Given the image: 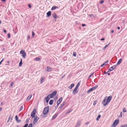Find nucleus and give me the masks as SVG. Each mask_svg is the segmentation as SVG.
I'll return each mask as SVG.
<instances>
[{"instance_id":"35","label":"nucleus","mask_w":127,"mask_h":127,"mask_svg":"<svg viewBox=\"0 0 127 127\" xmlns=\"http://www.w3.org/2000/svg\"><path fill=\"white\" fill-rule=\"evenodd\" d=\"M94 72L93 73H92L89 76L88 78H90V77H91L94 74Z\"/></svg>"},{"instance_id":"47","label":"nucleus","mask_w":127,"mask_h":127,"mask_svg":"<svg viewBox=\"0 0 127 127\" xmlns=\"http://www.w3.org/2000/svg\"><path fill=\"white\" fill-rule=\"evenodd\" d=\"M96 101H95L94 102V103H93V105H96Z\"/></svg>"},{"instance_id":"48","label":"nucleus","mask_w":127,"mask_h":127,"mask_svg":"<svg viewBox=\"0 0 127 127\" xmlns=\"http://www.w3.org/2000/svg\"><path fill=\"white\" fill-rule=\"evenodd\" d=\"M104 2V1L103 0H101L100 1V2L101 4H102Z\"/></svg>"},{"instance_id":"20","label":"nucleus","mask_w":127,"mask_h":127,"mask_svg":"<svg viewBox=\"0 0 127 127\" xmlns=\"http://www.w3.org/2000/svg\"><path fill=\"white\" fill-rule=\"evenodd\" d=\"M32 94L30 95H29L28 97L27 98V100H29L30 99L31 97H32Z\"/></svg>"},{"instance_id":"50","label":"nucleus","mask_w":127,"mask_h":127,"mask_svg":"<svg viewBox=\"0 0 127 127\" xmlns=\"http://www.w3.org/2000/svg\"><path fill=\"white\" fill-rule=\"evenodd\" d=\"M89 16L90 17L93 16V14H91L89 15Z\"/></svg>"},{"instance_id":"18","label":"nucleus","mask_w":127,"mask_h":127,"mask_svg":"<svg viewBox=\"0 0 127 127\" xmlns=\"http://www.w3.org/2000/svg\"><path fill=\"white\" fill-rule=\"evenodd\" d=\"M74 84L72 83L71 85L70 86H69L68 88L69 89H71L74 86Z\"/></svg>"},{"instance_id":"3","label":"nucleus","mask_w":127,"mask_h":127,"mask_svg":"<svg viewBox=\"0 0 127 127\" xmlns=\"http://www.w3.org/2000/svg\"><path fill=\"white\" fill-rule=\"evenodd\" d=\"M112 97L111 96H108L106 99V102L105 103V104H104L105 105H107L108 104L109 102L112 98Z\"/></svg>"},{"instance_id":"39","label":"nucleus","mask_w":127,"mask_h":127,"mask_svg":"<svg viewBox=\"0 0 127 127\" xmlns=\"http://www.w3.org/2000/svg\"><path fill=\"white\" fill-rule=\"evenodd\" d=\"M71 111V110H70L69 111H68L66 113V114H68L69 113H70Z\"/></svg>"},{"instance_id":"26","label":"nucleus","mask_w":127,"mask_h":127,"mask_svg":"<svg viewBox=\"0 0 127 127\" xmlns=\"http://www.w3.org/2000/svg\"><path fill=\"white\" fill-rule=\"evenodd\" d=\"M110 43H109L108 44L106 45L102 49V50H104L109 45V44Z\"/></svg>"},{"instance_id":"1","label":"nucleus","mask_w":127,"mask_h":127,"mask_svg":"<svg viewBox=\"0 0 127 127\" xmlns=\"http://www.w3.org/2000/svg\"><path fill=\"white\" fill-rule=\"evenodd\" d=\"M49 107L48 106L45 107L44 109L42 112V113L44 115L47 114L49 110Z\"/></svg>"},{"instance_id":"21","label":"nucleus","mask_w":127,"mask_h":127,"mask_svg":"<svg viewBox=\"0 0 127 127\" xmlns=\"http://www.w3.org/2000/svg\"><path fill=\"white\" fill-rule=\"evenodd\" d=\"M62 100L63 97H61L60 98V99H59V100H58L57 101L60 103L61 102Z\"/></svg>"},{"instance_id":"14","label":"nucleus","mask_w":127,"mask_h":127,"mask_svg":"<svg viewBox=\"0 0 127 127\" xmlns=\"http://www.w3.org/2000/svg\"><path fill=\"white\" fill-rule=\"evenodd\" d=\"M15 118L16 120L18 123H19L20 122H21V120H18V117L17 115L15 117Z\"/></svg>"},{"instance_id":"61","label":"nucleus","mask_w":127,"mask_h":127,"mask_svg":"<svg viewBox=\"0 0 127 127\" xmlns=\"http://www.w3.org/2000/svg\"><path fill=\"white\" fill-rule=\"evenodd\" d=\"M3 59H2V60L1 61H0V62H1H1L3 61Z\"/></svg>"},{"instance_id":"37","label":"nucleus","mask_w":127,"mask_h":127,"mask_svg":"<svg viewBox=\"0 0 127 127\" xmlns=\"http://www.w3.org/2000/svg\"><path fill=\"white\" fill-rule=\"evenodd\" d=\"M76 52H73V56L76 57Z\"/></svg>"},{"instance_id":"38","label":"nucleus","mask_w":127,"mask_h":127,"mask_svg":"<svg viewBox=\"0 0 127 127\" xmlns=\"http://www.w3.org/2000/svg\"><path fill=\"white\" fill-rule=\"evenodd\" d=\"M23 109V106H22L21 107H20V109L19 111H21Z\"/></svg>"},{"instance_id":"62","label":"nucleus","mask_w":127,"mask_h":127,"mask_svg":"<svg viewBox=\"0 0 127 127\" xmlns=\"http://www.w3.org/2000/svg\"><path fill=\"white\" fill-rule=\"evenodd\" d=\"M115 127L114 126H113V125H112L111 127Z\"/></svg>"},{"instance_id":"24","label":"nucleus","mask_w":127,"mask_h":127,"mask_svg":"<svg viewBox=\"0 0 127 127\" xmlns=\"http://www.w3.org/2000/svg\"><path fill=\"white\" fill-rule=\"evenodd\" d=\"M108 61H107L105 62L104 63L102 64L100 66L101 67H103L104 65H106V64H105L106 63H108Z\"/></svg>"},{"instance_id":"22","label":"nucleus","mask_w":127,"mask_h":127,"mask_svg":"<svg viewBox=\"0 0 127 127\" xmlns=\"http://www.w3.org/2000/svg\"><path fill=\"white\" fill-rule=\"evenodd\" d=\"M52 15L54 19H55L57 17V15L55 13H53L52 14Z\"/></svg>"},{"instance_id":"4","label":"nucleus","mask_w":127,"mask_h":127,"mask_svg":"<svg viewBox=\"0 0 127 127\" xmlns=\"http://www.w3.org/2000/svg\"><path fill=\"white\" fill-rule=\"evenodd\" d=\"M57 91H55L53 92L51 94L48 95L50 97V98H52L53 96H55L57 93Z\"/></svg>"},{"instance_id":"46","label":"nucleus","mask_w":127,"mask_h":127,"mask_svg":"<svg viewBox=\"0 0 127 127\" xmlns=\"http://www.w3.org/2000/svg\"><path fill=\"white\" fill-rule=\"evenodd\" d=\"M28 125V124H26L23 127H27Z\"/></svg>"},{"instance_id":"19","label":"nucleus","mask_w":127,"mask_h":127,"mask_svg":"<svg viewBox=\"0 0 127 127\" xmlns=\"http://www.w3.org/2000/svg\"><path fill=\"white\" fill-rule=\"evenodd\" d=\"M57 115L58 114H57V113L55 114L53 117L52 118V120H54L56 117Z\"/></svg>"},{"instance_id":"25","label":"nucleus","mask_w":127,"mask_h":127,"mask_svg":"<svg viewBox=\"0 0 127 127\" xmlns=\"http://www.w3.org/2000/svg\"><path fill=\"white\" fill-rule=\"evenodd\" d=\"M53 100H51L49 102V104L50 105H52L53 103Z\"/></svg>"},{"instance_id":"28","label":"nucleus","mask_w":127,"mask_h":127,"mask_svg":"<svg viewBox=\"0 0 127 127\" xmlns=\"http://www.w3.org/2000/svg\"><path fill=\"white\" fill-rule=\"evenodd\" d=\"M101 117V115H98L97 117L96 118V120L97 121H98L99 119V118H100Z\"/></svg>"},{"instance_id":"55","label":"nucleus","mask_w":127,"mask_h":127,"mask_svg":"<svg viewBox=\"0 0 127 127\" xmlns=\"http://www.w3.org/2000/svg\"><path fill=\"white\" fill-rule=\"evenodd\" d=\"M108 72H106L105 71H104V74H107Z\"/></svg>"},{"instance_id":"27","label":"nucleus","mask_w":127,"mask_h":127,"mask_svg":"<svg viewBox=\"0 0 127 127\" xmlns=\"http://www.w3.org/2000/svg\"><path fill=\"white\" fill-rule=\"evenodd\" d=\"M57 7L56 6H53L51 8V10H54L57 8Z\"/></svg>"},{"instance_id":"6","label":"nucleus","mask_w":127,"mask_h":127,"mask_svg":"<svg viewBox=\"0 0 127 127\" xmlns=\"http://www.w3.org/2000/svg\"><path fill=\"white\" fill-rule=\"evenodd\" d=\"M119 119L116 120L114 121L112 125L115 127L119 123Z\"/></svg>"},{"instance_id":"52","label":"nucleus","mask_w":127,"mask_h":127,"mask_svg":"<svg viewBox=\"0 0 127 127\" xmlns=\"http://www.w3.org/2000/svg\"><path fill=\"white\" fill-rule=\"evenodd\" d=\"M60 103L58 102H57V106H58L60 104Z\"/></svg>"},{"instance_id":"63","label":"nucleus","mask_w":127,"mask_h":127,"mask_svg":"<svg viewBox=\"0 0 127 127\" xmlns=\"http://www.w3.org/2000/svg\"><path fill=\"white\" fill-rule=\"evenodd\" d=\"M2 108H0V111L1 110Z\"/></svg>"},{"instance_id":"32","label":"nucleus","mask_w":127,"mask_h":127,"mask_svg":"<svg viewBox=\"0 0 127 127\" xmlns=\"http://www.w3.org/2000/svg\"><path fill=\"white\" fill-rule=\"evenodd\" d=\"M65 102H64L62 104H61V106L59 107L60 108H61L64 105Z\"/></svg>"},{"instance_id":"60","label":"nucleus","mask_w":127,"mask_h":127,"mask_svg":"<svg viewBox=\"0 0 127 127\" xmlns=\"http://www.w3.org/2000/svg\"><path fill=\"white\" fill-rule=\"evenodd\" d=\"M117 29H118V30H119L120 29V28L119 27H118L117 28Z\"/></svg>"},{"instance_id":"9","label":"nucleus","mask_w":127,"mask_h":127,"mask_svg":"<svg viewBox=\"0 0 127 127\" xmlns=\"http://www.w3.org/2000/svg\"><path fill=\"white\" fill-rule=\"evenodd\" d=\"M39 119V118L38 117H36L34 118L33 121V124H35L38 121Z\"/></svg>"},{"instance_id":"7","label":"nucleus","mask_w":127,"mask_h":127,"mask_svg":"<svg viewBox=\"0 0 127 127\" xmlns=\"http://www.w3.org/2000/svg\"><path fill=\"white\" fill-rule=\"evenodd\" d=\"M116 66L117 65H114L108 69V72L111 71L115 69L116 68Z\"/></svg>"},{"instance_id":"29","label":"nucleus","mask_w":127,"mask_h":127,"mask_svg":"<svg viewBox=\"0 0 127 127\" xmlns=\"http://www.w3.org/2000/svg\"><path fill=\"white\" fill-rule=\"evenodd\" d=\"M80 85V83L79 82H78L76 86V87H75V88L76 89H77L78 87L79 86V85Z\"/></svg>"},{"instance_id":"15","label":"nucleus","mask_w":127,"mask_h":127,"mask_svg":"<svg viewBox=\"0 0 127 127\" xmlns=\"http://www.w3.org/2000/svg\"><path fill=\"white\" fill-rule=\"evenodd\" d=\"M106 101V99L105 98H104V99L103 101H102V104H103V106H106V105H104V104H105Z\"/></svg>"},{"instance_id":"41","label":"nucleus","mask_w":127,"mask_h":127,"mask_svg":"<svg viewBox=\"0 0 127 127\" xmlns=\"http://www.w3.org/2000/svg\"><path fill=\"white\" fill-rule=\"evenodd\" d=\"M120 115L119 116V117H122V112H121L120 113Z\"/></svg>"},{"instance_id":"31","label":"nucleus","mask_w":127,"mask_h":127,"mask_svg":"<svg viewBox=\"0 0 127 127\" xmlns=\"http://www.w3.org/2000/svg\"><path fill=\"white\" fill-rule=\"evenodd\" d=\"M120 127H127V124H125L121 125Z\"/></svg>"},{"instance_id":"12","label":"nucleus","mask_w":127,"mask_h":127,"mask_svg":"<svg viewBox=\"0 0 127 127\" xmlns=\"http://www.w3.org/2000/svg\"><path fill=\"white\" fill-rule=\"evenodd\" d=\"M77 89L75 88L74 89V90L73 92V93L74 95H75L76 93H77L78 92V91L77 90Z\"/></svg>"},{"instance_id":"16","label":"nucleus","mask_w":127,"mask_h":127,"mask_svg":"<svg viewBox=\"0 0 127 127\" xmlns=\"http://www.w3.org/2000/svg\"><path fill=\"white\" fill-rule=\"evenodd\" d=\"M122 60L121 59H120L119 60L117 64L116 65H119V64L121 63L122 62Z\"/></svg>"},{"instance_id":"43","label":"nucleus","mask_w":127,"mask_h":127,"mask_svg":"<svg viewBox=\"0 0 127 127\" xmlns=\"http://www.w3.org/2000/svg\"><path fill=\"white\" fill-rule=\"evenodd\" d=\"M7 35H8V38H10V33H8V34H7Z\"/></svg>"},{"instance_id":"42","label":"nucleus","mask_w":127,"mask_h":127,"mask_svg":"<svg viewBox=\"0 0 127 127\" xmlns=\"http://www.w3.org/2000/svg\"><path fill=\"white\" fill-rule=\"evenodd\" d=\"M32 36H34L35 34L34 32L33 31H32Z\"/></svg>"},{"instance_id":"64","label":"nucleus","mask_w":127,"mask_h":127,"mask_svg":"<svg viewBox=\"0 0 127 127\" xmlns=\"http://www.w3.org/2000/svg\"><path fill=\"white\" fill-rule=\"evenodd\" d=\"M108 75H110V73H108Z\"/></svg>"},{"instance_id":"56","label":"nucleus","mask_w":127,"mask_h":127,"mask_svg":"<svg viewBox=\"0 0 127 127\" xmlns=\"http://www.w3.org/2000/svg\"><path fill=\"white\" fill-rule=\"evenodd\" d=\"M3 31L5 33H6L7 32L5 30H3Z\"/></svg>"},{"instance_id":"23","label":"nucleus","mask_w":127,"mask_h":127,"mask_svg":"<svg viewBox=\"0 0 127 127\" xmlns=\"http://www.w3.org/2000/svg\"><path fill=\"white\" fill-rule=\"evenodd\" d=\"M22 59H21V61L19 63V67H21L22 66Z\"/></svg>"},{"instance_id":"5","label":"nucleus","mask_w":127,"mask_h":127,"mask_svg":"<svg viewBox=\"0 0 127 127\" xmlns=\"http://www.w3.org/2000/svg\"><path fill=\"white\" fill-rule=\"evenodd\" d=\"M36 112V109H34L32 111L31 114V116L32 118H34L35 117V115Z\"/></svg>"},{"instance_id":"58","label":"nucleus","mask_w":127,"mask_h":127,"mask_svg":"<svg viewBox=\"0 0 127 127\" xmlns=\"http://www.w3.org/2000/svg\"><path fill=\"white\" fill-rule=\"evenodd\" d=\"M89 124V122H87L86 123H85V124L86 125H87V124Z\"/></svg>"},{"instance_id":"10","label":"nucleus","mask_w":127,"mask_h":127,"mask_svg":"<svg viewBox=\"0 0 127 127\" xmlns=\"http://www.w3.org/2000/svg\"><path fill=\"white\" fill-rule=\"evenodd\" d=\"M81 121L80 120L78 121L75 127H79L81 125Z\"/></svg>"},{"instance_id":"33","label":"nucleus","mask_w":127,"mask_h":127,"mask_svg":"<svg viewBox=\"0 0 127 127\" xmlns=\"http://www.w3.org/2000/svg\"><path fill=\"white\" fill-rule=\"evenodd\" d=\"M43 80H44V78L43 77H42L41 79V81H40V83L41 84H42L43 83Z\"/></svg>"},{"instance_id":"40","label":"nucleus","mask_w":127,"mask_h":127,"mask_svg":"<svg viewBox=\"0 0 127 127\" xmlns=\"http://www.w3.org/2000/svg\"><path fill=\"white\" fill-rule=\"evenodd\" d=\"M28 127H32V124H30Z\"/></svg>"},{"instance_id":"57","label":"nucleus","mask_w":127,"mask_h":127,"mask_svg":"<svg viewBox=\"0 0 127 127\" xmlns=\"http://www.w3.org/2000/svg\"><path fill=\"white\" fill-rule=\"evenodd\" d=\"M114 32V31H113V30H112V31H111V33H113Z\"/></svg>"},{"instance_id":"13","label":"nucleus","mask_w":127,"mask_h":127,"mask_svg":"<svg viewBox=\"0 0 127 127\" xmlns=\"http://www.w3.org/2000/svg\"><path fill=\"white\" fill-rule=\"evenodd\" d=\"M47 71L48 72H50L52 71V68L49 66H47Z\"/></svg>"},{"instance_id":"30","label":"nucleus","mask_w":127,"mask_h":127,"mask_svg":"<svg viewBox=\"0 0 127 127\" xmlns=\"http://www.w3.org/2000/svg\"><path fill=\"white\" fill-rule=\"evenodd\" d=\"M40 60V58H37L35 59L34 60L36 61H39Z\"/></svg>"},{"instance_id":"11","label":"nucleus","mask_w":127,"mask_h":127,"mask_svg":"<svg viewBox=\"0 0 127 127\" xmlns=\"http://www.w3.org/2000/svg\"><path fill=\"white\" fill-rule=\"evenodd\" d=\"M51 98H50V97L48 95L47 97L45 98V99L46 100V102H48L49 99Z\"/></svg>"},{"instance_id":"51","label":"nucleus","mask_w":127,"mask_h":127,"mask_svg":"<svg viewBox=\"0 0 127 127\" xmlns=\"http://www.w3.org/2000/svg\"><path fill=\"white\" fill-rule=\"evenodd\" d=\"M82 26L83 27L86 26V25L85 24H82Z\"/></svg>"},{"instance_id":"59","label":"nucleus","mask_w":127,"mask_h":127,"mask_svg":"<svg viewBox=\"0 0 127 127\" xmlns=\"http://www.w3.org/2000/svg\"><path fill=\"white\" fill-rule=\"evenodd\" d=\"M1 1H2L4 2V1H5L6 0H1Z\"/></svg>"},{"instance_id":"2","label":"nucleus","mask_w":127,"mask_h":127,"mask_svg":"<svg viewBox=\"0 0 127 127\" xmlns=\"http://www.w3.org/2000/svg\"><path fill=\"white\" fill-rule=\"evenodd\" d=\"M20 53L22 55V56L24 58H25L26 56V53L24 50H21L20 52Z\"/></svg>"},{"instance_id":"44","label":"nucleus","mask_w":127,"mask_h":127,"mask_svg":"<svg viewBox=\"0 0 127 127\" xmlns=\"http://www.w3.org/2000/svg\"><path fill=\"white\" fill-rule=\"evenodd\" d=\"M28 6L30 8H31V5L30 4H28Z\"/></svg>"},{"instance_id":"45","label":"nucleus","mask_w":127,"mask_h":127,"mask_svg":"<svg viewBox=\"0 0 127 127\" xmlns=\"http://www.w3.org/2000/svg\"><path fill=\"white\" fill-rule=\"evenodd\" d=\"M13 82H11V84L10 85V86L11 87H12L13 86Z\"/></svg>"},{"instance_id":"8","label":"nucleus","mask_w":127,"mask_h":127,"mask_svg":"<svg viewBox=\"0 0 127 127\" xmlns=\"http://www.w3.org/2000/svg\"><path fill=\"white\" fill-rule=\"evenodd\" d=\"M98 87L97 86H95L94 87L92 88H91L90 89H89L87 91V93H89L91 92L92 91L94 90L95 89H96Z\"/></svg>"},{"instance_id":"17","label":"nucleus","mask_w":127,"mask_h":127,"mask_svg":"<svg viewBox=\"0 0 127 127\" xmlns=\"http://www.w3.org/2000/svg\"><path fill=\"white\" fill-rule=\"evenodd\" d=\"M47 17H49L51 15V12L50 11H49L47 12Z\"/></svg>"},{"instance_id":"36","label":"nucleus","mask_w":127,"mask_h":127,"mask_svg":"<svg viewBox=\"0 0 127 127\" xmlns=\"http://www.w3.org/2000/svg\"><path fill=\"white\" fill-rule=\"evenodd\" d=\"M11 118V115H10L9 117L8 118V119L7 121V122H8L9 121H10V120Z\"/></svg>"},{"instance_id":"49","label":"nucleus","mask_w":127,"mask_h":127,"mask_svg":"<svg viewBox=\"0 0 127 127\" xmlns=\"http://www.w3.org/2000/svg\"><path fill=\"white\" fill-rule=\"evenodd\" d=\"M29 119H27L26 120V123L28 122H29Z\"/></svg>"},{"instance_id":"34","label":"nucleus","mask_w":127,"mask_h":127,"mask_svg":"<svg viewBox=\"0 0 127 127\" xmlns=\"http://www.w3.org/2000/svg\"><path fill=\"white\" fill-rule=\"evenodd\" d=\"M123 112H127V110H126V109L125 108H124L123 109Z\"/></svg>"},{"instance_id":"54","label":"nucleus","mask_w":127,"mask_h":127,"mask_svg":"<svg viewBox=\"0 0 127 127\" xmlns=\"http://www.w3.org/2000/svg\"><path fill=\"white\" fill-rule=\"evenodd\" d=\"M104 40V38H101V40H102V41H103V40Z\"/></svg>"},{"instance_id":"53","label":"nucleus","mask_w":127,"mask_h":127,"mask_svg":"<svg viewBox=\"0 0 127 127\" xmlns=\"http://www.w3.org/2000/svg\"><path fill=\"white\" fill-rule=\"evenodd\" d=\"M28 38L29 39H30V35H28Z\"/></svg>"}]
</instances>
